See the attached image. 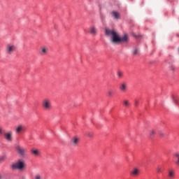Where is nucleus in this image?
I'll use <instances>...</instances> for the list:
<instances>
[{
	"instance_id": "obj_1",
	"label": "nucleus",
	"mask_w": 179,
	"mask_h": 179,
	"mask_svg": "<svg viewBox=\"0 0 179 179\" xmlns=\"http://www.w3.org/2000/svg\"><path fill=\"white\" fill-rule=\"evenodd\" d=\"M105 35L110 37L111 43L114 44H118L121 42H127L128 41L127 34H124V36L120 37L117 32L113 29H106Z\"/></svg>"
},
{
	"instance_id": "obj_2",
	"label": "nucleus",
	"mask_w": 179,
	"mask_h": 179,
	"mask_svg": "<svg viewBox=\"0 0 179 179\" xmlns=\"http://www.w3.org/2000/svg\"><path fill=\"white\" fill-rule=\"evenodd\" d=\"M41 106L45 111L51 110L52 108L51 100L49 98L43 99Z\"/></svg>"
},
{
	"instance_id": "obj_3",
	"label": "nucleus",
	"mask_w": 179,
	"mask_h": 179,
	"mask_svg": "<svg viewBox=\"0 0 179 179\" xmlns=\"http://www.w3.org/2000/svg\"><path fill=\"white\" fill-rule=\"evenodd\" d=\"M24 166H25L24 161H22V159H18L17 162L11 165V167L13 168V169L23 170V169L24 168Z\"/></svg>"
},
{
	"instance_id": "obj_4",
	"label": "nucleus",
	"mask_w": 179,
	"mask_h": 179,
	"mask_svg": "<svg viewBox=\"0 0 179 179\" xmlns=\"http://www.w3.org/2000/svg\"><path fill=\"white\" fill-rule=\"evenodd\" d=\"M16 50V47L14 44H7L6 46V53L8 55H12Z\"/></svg>"
},
{
	"instance_id": "obj_5",
	"label": "nucleus",
	"mask_w": 179,
	"mask_h": 179,
	"mask_svg": "<svg viewBox=\"0 0 179 179\" xmlns=\"http://www.w3.org/2000/svg\"><path fill=\"white\" fill-rule=\"evenodd\" d=\"M15 150H17V153L22 157H24L26 156V153L27 152V148L20 147V145H17V147H15Z\"/></svg>"
},
{
	"instance_id": "obj_6",
	"label": "nucleus",
	"mask_w": 179,
	"mask_h": 179,
	"mask_svg": "<svg viewBox=\"0 0 179 179\" xmlns=\"http://www.w3.org/2000/svg\"><path fill=\"white\" fill-rule=\"evenodd\" d=\"M48 52H49V48L48 46L40 47L39 51H38L40 56L45 57L48 55Z\"/></svg>"
},
{
	"instance_id": "obj_7",
	"label": "nucleus",
	"mask_w": 179,
	"mask_h": 179,
	"mask_svg": "<svg viewBox=\"0 0 179 179\" xmlns=\"http://www.w3.org/2000/svg\"><path fill=\"white\" fill-rule=\"evenodd\" d=\"M25 131L26 129L23 124H18V126H16L14 129V131H15V134H22Z\"/></svg>"
},
{
	"instance_id": "obj_8",
	"label": "nucleus",
	"mask_w": 179,
	"mask_h": 179,
	"mask_svg": "<svg viewBox=\"0 0 179 179\" xmlns=\"http://www.w3.org/2000/svg\"><path fill=\"white\" fill-rule=\"evenodd\" d=\"M4 139L7 141V142H12L13 141V132L8 131L7 133H4Z\"/></svg>"
},
{
	"instance_id": "obj_9",
	"label": "nucleus",
	"mask_w": 179,
	"mask_h": 179,
	"mask_svg": "<svg viewBox=\"0 0 179 179\" xmlns=\"http://www.w3.org/2000/svg\"><path fill=\"white\" fill-rule=\"evenodd\" d=\"M90 34L92 36H96L97 34V28L95 26H91L90 27Z\"/></svg>"
},
{
	"instance_id": "obj_10",
	"label": "nucleus",
	"mask_w": 179,
	"mask_h": 179,
	"mask_svg": "<svg viewBox=\"0 0 179 179\" xmlns=\"http://www.w3.org/2000/svg\"><path fill=\"white\" fill-rule=\"evenodd\" d=\"M79 141H80V138L79 137H73L71 139V144L73 145V146H76L78 145V144L79 143Z\"/></svg>"
},
{
	"instance_id": "obj_11",
	"label": "nucleus",
	"mask_w": 179,
	"mask_h": 179,
	"mask_svg": "<svg viewBox=\"0 0 179 179\" xmlns=\"http://www.w3.org/2000/svg\"><path fill=\"white\" fill-rule=\"evenodd\" d=\"M120 91L125 92L127 89V84L126 83H122L119 87Z\"/></svg>"
},
{
	"instance_id": "obj_12",
	"label": "nucleus",
	"mask_w": 179,
	"mask_h": 179,
	"mask_svg": "<svg viewBox=\"0 0 179 179\" xmlns=\"http://www.w3.org/2000/svg\"><path fill=\"white\" fill-rule=\"evenodd\" d=\"M115 94V90L112 88H110L107 90V96L109 98H111L114 96Z\"/></svg>"
},
{
	"instance_id": "obj_13",
	"label": "nucleus",
	"mask_w": 179,
	"mask_h": 179,
	"mask_svg": "<svg viewBox=\"0 0 179 179\" xmlns=\"http://www.w3.org/2000/svg\"><path fill=\"white\" fill-rule=\"evenodd\" d=\"M171 98H172L173 102L176 105H178V101H179V96L176 94H173Z\"/></svg>"
},
{
	"instance_id": "obj_14",
	"label": "nucleus",
	"mask_w": 179,
	"mask_h": 179,
	"mask_svg": "<svg viewBox=\"0 0 179 179\" xmlns=\"http://www.w3.org/2000/svg\"><path fill=\"white\" fill-rule=\"evenodd\" d=\"M130 174L133 176H137L139 174V169L137 168H134L132 171H131Z\"/></svg>"
},
{
	"instance_id": "obj_15",
	"label": "nucleus",
	"mask_w": 179,
	"mask_h": 179,
	"mask_svg": "<svg viewBox=\"0 0 179 179\" xmlns=\"http://www.w3.org/2000/svg\"><path fill=\"white\" fill-rule=\"evenodd\" d=\"M31 153L34 156H38L40 155V151L36 148H32V150H31Z\"/></svg>"
},
{
	"instance_id": "obj_16",
	"label": "nucleus",
	"mask_w": 179,
	"mask_h": 179,
	"mask_svg": "<svg viewBox=\"0 0 179 179\" xmlns=\"http://www.w3.org/2000/svg\"><path fill=\"white\" fill-rule=\"evenodd\" d=\"M174 157H175V164H176V166H178L179 167V152H176V154H174Z\"/></svg>"
},
{
	"instance_id": "obj_17",
	"label": "nucleus",
	"mask_w": 179,
	"mask_h": 179,
	"mask_svg": "<svg viewBox=\"0 0 179 179\" xmlns=\"http://www.w3.org/2000/svg\"><path fill=\"white\" fill-rule=\"evenodd\" d=\"M111 15L115 20H118L120 18V13L117 11H112Z\"/></svg>"
},
{
	"instance_id": "obj_18",
	"label": "nucleus",
	"mask_w": 179,
	"mask_h": 179,
	"mask_svg": "<svg viewBox=\"0 0 179 179\" xmlns=\"http://www.w3.org/2000/svg\"><path fill=\"white\" fill-rule=\"evenodd\" d=\"M168 176L170 179H173L175 177L174 171H169Z\"/></svg>"
},
{
	"instance_id": "obj_19",
	"label": "nucleus",
	"mask_w": 179,
	"mask_h": 179,
	"mask_svg": "<svg viewBox=\"0 0 179 179\" xmlns=\"http://www.w3.org/2000/svg\"><path fill=\"white\" fill-rule=\"evenodd\" d=\"M156 134V130H150V138H154L155 135Z\"/></svg>"
},
{
	"instance_id": "obj_20",
	"label": "nucleus",
	"mask_w": 179,
	"mask_h": 179,
	"mask_svg": "<svg viewBox=\"0 0 179 179\" xmlns=\"http://www.w3.org/2000/svg\"><path fill=\"white\" fill-rule=\"evenodd\" d=\"M157 172L158 173H162V166L161 165H158V166L157 168Z\"/></svg>"
},
{
	"instance_id": "obj_21",
	"label": "nucleus",
	"mask_w": 179,
	"mask_h": 179,
	"mask_svg": "<svg viewBox=\"0 0 179 179\" xmlns=\"http://www.w3.org/2000/svg\"><path fill=\"white\" fill-rule=\"evenodd\" d=\"M123 104L125 107H128L130 105L129 101V100H124L123 101Z\"/></svg>"
},
{
	"instance_id": "obj_22",
	"label": "nucleus",
	"mask_w": 179,
	"mask_h": 179,
	"mask_svg": "<svg viewBox=\"0 0 179 179\" xmlns=\"http://www.w3.org/2000/svg\"><path fill=\"white\" fill-rule=\"evenodd\" d=\"M88 138H92L94 134L93 133H91L90 131H87L85 134Z\"/></svg>"
},
{
	"instance_id": "obj_23",
	"label": "nucleus",
	"mask_w": 179,
	"mask_h": 179,
	"mask_svg": "<svg viewBox=\"0 0 179 179\" xmlns=\"http://www.w3.org/2000/svg\"><path fill=\"white\" fill-rule=\"evenodd\" d=\"M169 70L171 71H176V66H174V65H171L170 66H169Z\"/></svg>"
},
{
	"instance_id": "obj_24",
	"label": "nucleus",
	"mask_w": 179,
	"mask_h": 179,
	"mask_svg": "<svg viewBox=\"0 0 179 179\" xmlns=\"http://www.w3.org/2000/svg\"><path fill=\"white\" fill-rule=\"evenodd\" d=\"M133 54L134 55H137L139 54V50L138 49H134V51H133Z\"/></svg>"
},
{
	"instance_id": "obj_25",
	"label": "nucleus",
	"mask_w": 179,
	"mask_h": 179,
	"mask_svg": "<svg viewBox=\"0 0 179 179\" xmlns=\"http://www.w3.org/2000/svg\"><path fill=\"white\" fill-rule=\"evenodd\" d=\"M117 76H118L120 78H122V76H123V73H122V71H117Z\"/></svg>"
},
{
	"instance_id": "obj_26",
	"label": "nucleus",
	"mask_w": 179,
	"mask_h": 179,
	"mask_svg": "<svg viewBox=\"0 0 179 179\" xmlns=\"http://www.w3.org/2000/svg\"><path fill=\"white\" fill-rule=\"evenodd\" d=\"M34 179H42V178L41 175H36L34 176Z\"/></svg>"
},
{
	"instance_id": "obj_27",
	"label": "nucleus",
	"mask_w": 179,
	"mask_h": 179,
	"mask_svg": "<svg viewBox=\"0 0 179 179\" xmlns=\"http://www.w3.org/2000/svg\"><path fill=\"white\" fill-rule=\"evenodd\" d=\"M159 135L161 137H164L165 134H164V133L163 131H159Z\"/></svg>"
},
{
	"instance_id": "obj_28",
	"label": "nucleus",
	"mask_w": 179,
	"mask_h": 179,
	"mask_svg": "<svg viewBox=\"0 0 179 179\" xmlns=\"http://www.w3.org/2000/svg\"><path fill=\"white\" fill-rule=\"evenodd\" d=\"M5 160V157H0V163H2Z\"/></svg>"
},
{
	"instance_id": "obj_29",
	"label": "nucleus",
	"mask_w": 179,
	"mask_h": 179,
	"mask_svg": "<svg viewBox=\"0 0 179 179\" xmlns=\"http://www.w3.org/2000/svg\"><path fill=\"white\" fill-rule=\"evenodd\" d=\"M3 132V130L2 127H0V136L2 135Z\"/></svg>"
},
{
	"instance_id": "obj_30",
	"label": "nucleus",
	"mask_w": 179,
	"mask_h": 179,
	"mask_svg": "<svg viewBox=\"0 0 179 179\" xmlns=\"http://www.w3.org/2000/svg\"><path fill=\"white\" fill-rule=\"evenodd\" d=\"M138 100H135V106H138Z\"/></svg>"
},
{
	"instance_id": "obj_31",
	"label": "nucleus",
	"mask_w": 179,
	"mask_h": 179,
	"mask_svg": "<svg viewBox=\"0 0 179 179\" xmlns=\"http://www.w3.org/2000/svg\"><path fill=\"white\" fill-rule=\"evenodd\" d=\"M2 178V176H1V175H0V179H1Z\"/></svg>"
},
{
	"instance_id": "obj_32",
	"label": "nucleus",
	"mask_w": 179,
	"mask_h": 179,
	"mask_svg": "<svg viewBox=\"0 0 179 179\" xmlns=\"http://www.w3.org/2000/svg\"><path fill=\"white\" fill-rule=\"evenodd\" d=\"M178 53H179V48H178Z\"/></svg>"
}]
</instances>
